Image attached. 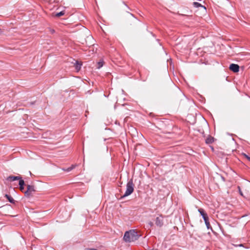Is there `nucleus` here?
Instances as JSON below:
<instances>
[{"label":"nucleus","mask_w":250,"mask_h":250,"mask_svg":"<svg viewBox=\"0 0 250 250\" xmlns=\"http://www.w3.org/2000/svg\"><path fill=\"white\" fill-rule=\"evenodd\" d=\"M229 69L234 72H238L239 70V66L238 64L232 63L229 66Z\"/></svg>","instance_id":"4"},{"label":"nucleus","mask_w":250,"mask_h":250,"mask_svg":"<svg viewBox=\"0 0 250 250\" xmlns=\"http://www.w3.org/2000/svg\"><path fill=\"white\" fill-rule=\"evenodd\" d=\"M243 155L245 156V158H246L248 160H249V158H250V157H249L247 154H243Z\"/></svg>","instance_id":"18"},{"label":"nucleus","mask_w":250,"mask_h":250,"mask_svg":"<svg viewBox=\"0 0 250 250\" xmlns=\"http://www.w3.org/2000/svg\"><path fill=\"white\" fill-rule=\"evenodd\" d=\"M155 224L157 226H158L159 227H161L163 226V222L162 216H160V217H157L156 218Z\"/></svg>","instance_id":"5"},{"label":"nucleus","mask_w":250,"mask_h":250,"mask_svg":"<svg viewBox=\"0 0 250 250\" xmlns=\"http://www.w3.org/2000/svg\"><path fill=\"white\" fill-rule=\"evenodd\" d=\"M204 220L205 221V223L206 224V225L208 229H209L210 228H211V226H210L209 222L208 221V218H206V219H204Z\"/></svg>","instance_id":"10"},{"label":"nucleus","mask_w":250,"mask_h":250,"mask_svg":"<svg viewBox=\"0 0 250 250\" xmlns=\"http://www.w3.org/2000/svg\"><path fill=\"white\" fill-rule=\"evenodd\" d=\"M82 65V63L81 62H79L78 61L76 62L74 66L77 71H79L80 70Z\"/></svg>","instance_id":"7"},{"label":"nucleus","mask_w":250,"mask_h":250,"mask_svg":"<svg viewBox=\"0 0 250 250\" xmlns=\"http://www.w3.org/2000/svg\"><path fill=\"white\" fill-rule=\"evenodd\" d=\"M75 166H72L71 167H68L66 170L67 171H70L75 167Z\"/></svg>","instance_id":"16"},{"label":"nucleus","mask_w":250,"mask_h":250,"mask_svg":"<svg viewBox=\"0 0 250 250\" xmlns=\"http://www.w3.org/2000/svg\"><path fill=\"white\" fill-rule=\"evenodd\" d=\"M35 191V188L33 186L27 185V190L24 191L25 195L27 197L31 196L33 192Z\"/></svg>","instance_id":"3"},{"label":"nucleus","mask_w":250,"mask_h":250,"mask_svg":"<svg viewBox=\"0 0 250 250\" xmlns=\"http://www.w3.org/2000/svg\"><path fill=\"white\" fill-rule=\"evenodd\" d=\"M85 250H97L96 249L86 248Z\"/></svg>","instance_id":"17"},{"label":"nucleus","mask_w":250,"mask_h":250,"mask_svg":"<svg viewBox=\"0 0 250 250\" xmlns=\"http://www.w3.org/2000/svg\"><path fill=\"white\" fill-rule=\"evenodd\" d=\"M134 191V184L132 180H129L126 185V189L125 194L122 196V198L125 197L130 195Z\"/></svg>","instance_id":"2"},{"label":"nucleus","mask_w":250,"mask_h":250,"mask_svg":"<svg viewBox=\"0 0 250 250\" xmlns=\"http://www.w3.org/2000/svg\"><path fill=\"white\" fill-rule=\"evenodd\" d=\"M198 211L200 212V214L202 216L204 219H205L208 218L207 214L206 213H205L203 209L199 208V209H198Z\"/></svg>","instance_id":"8"},{"label":"nucleus","mask_w":250,"mask_h":250,"mask_svg":"<svg viewBox=\"0 0 250 250\" xmlns=\"http://www.w3.org/2000/svg\"><path fill=\"white\" fill-rule=\"evenodd\" d=\"M24 185V182L23 180L22 179H20L19 180V185H20V187H21V186H23V185Z\"/></svg>","instance_id":"14"},{"label":"nucleus","mask_w":250,"mask_h":250,"mask_svg":"<svg viewBox=\"0 0 250 250\" xmlns=\"http://www.w3.org/2000/svg\"><path fill=\"white\" fill-rule=\"evenodd\" d=\"M193 4L194 6V7H203L204 9H206L205 7L202 6L200 3H199L198 2H193Z\"/></svg>","instance_id":"11"},{"label":"nucleus","mask_w":250,"mask_h":250,"mask_svg":"<svg viewBox=\"0 0 250 250\" xmlns=\"http://www.w3.org/2000/svg\"><path fill=\"white\" fill-rule=\"evenodd\" d=\"M5 197L7 199V200L9 201V202L11 203H15V201L14 200V199L10 195L6 194L5 195Z\"/></svg>","instance_id":"9"},{"label":"nucleus","mask_w":250,"mask_h":250,"mask_svg":"<svg viewBox=\"0 0 250 250\" xmlns=\"http://www.w3.org/2000/svg\"><path fill=\"white\" fill-rule=\"evenodd\" d=\"M2 34V31L0 30V35H1Z\"/></svg>","instance_id":"21"},{"label":"nucleus","mask_w":250,"mask_h":250,"mask_svg":"<svg viewBox=\"0 0 250 250\" xmlns=\"http://www.w3.org/2000/svg\"><path fill=\"white\" fill-rule=\"evenodd\" d=\"M249 161H250V158H249Z\"/></svg>","instance_id":"22"},{"label":"nucleus","mask_w":250,"mask_h":250,"mask_svg":"<svg viewBox=\"0 0 250 250\" xmlns=\"http://www.w3.org/2000/svg\"><path fill=\"white\" fill-rule=\"evenodd\" d=\"M140 235L134 230H130L125 232L124 236V239L125 242H131L138 239Z\"/></svg>","instance_id":"1"},{"label":"nucleus","mask_w":250,"mask_h":250,"mask_svg":"<svg viewBox=\"0 0 250 250\" xmlns=\"http://www.w3.org/2000/svg\"><path fill=\"white\" fill-rule=\"evenodd\" d=\"M21 179V177L20 176H10L7 178V180L10 181H14L15 180H19Z\"/></svg>","instance_id":"6"},{"label":"nucleus","mask_w":250,"mask_h":250,"mask_svg":"<svg viewBox=\"0 0 250 250\" xmlns=\"http://www.w3.org/2000/svg\"><path fill=\"white\" fill-rule=\"evenodd\" d=\"M104 64V62L103 61H101L99 62H98V66L97 68L100 69L101 67H102L103 66Z\"/></svg>","instance_id":"13"},{"label":"nucleus","mask_w":250,"mask_h":250,"mask_svg":"<svg viewBox=\"0 0 250 250\" xmlns=\"http://www.w3.org/2000/svg\"><path fill=\"white\" fill-rule=\"evenodd\" d=\"M20 190L22 191H23L24 190V187L23 186L21 187H20Z\"/></svg>","instance_id":"19"},{"label":"nucleus","mask_w":250,"mask_h":250,"mask_svg":"<svg viewBox=\"0 0 250 250\" xmlns=\"http://www.w3.org/2000/svg\"><path fill=\"white\" fill-rule=\"evenodd\" d=\"M63 15H64V12L62 11V12H60L59 13H57L56 14V16H57V17H61V16H62Z\"/></svg>","instance_id":"15"},{"label":"nucleus","mask_w":250,"mask_h":250,"mask_svg":"<svg viewBox=\"0 0 250 250\" xmlns=\"http://www.w3.org/2000/svg\"><path fill=\"white\" fill-rule=\"evenodd\" d=\"M149 225L151 227V226H153V223H152V222H150L149 223Z\"/></svg>","instance_id":"20"},{"label":"nucleus","mask_w":250,"mask_h":250,"mask_svg":"<svg viewBox=\"0 0 250 250\" xmlns=\"http://www.w3.org/2000/svg\"><path fill=\"white\" fill-rule=\"evenodd\" d=\"M213 142V138L212 137H208L206 140V142L207 144H211Z\"/></svg>","instance_id":"12"}]
</instances>
